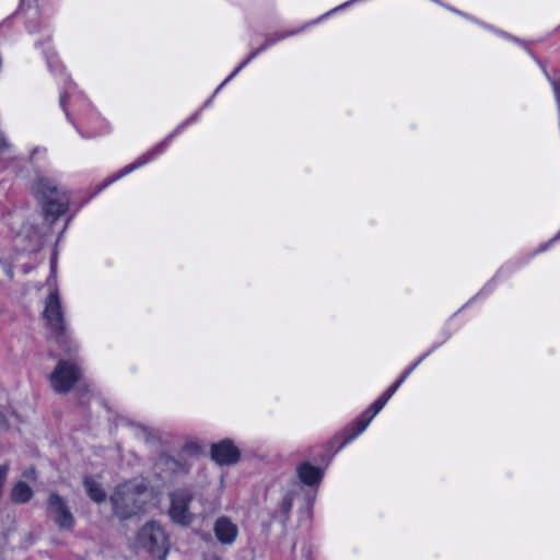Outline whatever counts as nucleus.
<instances>
[{
    "instance_id": "4be33fe9",
    "label": "nucleus",
    "mask_w": 560,
    "mask_h": 560,
    "mask_svg": "<svg viewBox=\"0 0 560 560\" xmlns=\"http://www.w3.org/2000/svg\"><path fill=\"white\" fill-rule=\"evenodd\" d=\"M8 466L5 465H2L0 466V486L3 485L5 478H7V475H8Z\"/></svg>"
},
{
    "instance_id": "dca6fc26",
    "label": "nucleus",
    "mask_w": 560,
    "mask_h": 560,
    "mask_svg": "<svg viewBox=\"0 0 560 560\" xmlns=\"http://www.w3.org/2000/svg\"><path fill=\"white\" fill-rule=\"evenodd\" d=\"M387 404L386 398H377L371 406H369L360 416L368 419L371 423L374 417L385 407Z\"/></svg>"
},
{
    "instance_id": "4468645a",
    "label": "nucleus",
    "mask_w": 560,
    "mask_h": 560,
    "mask_svg": "<svg viewBox=\"0 0 560 560\" xmlns=\"http://www.w3.org/2000/svg\"><path fill=\"white\" fill-rule=\"evenodd\" d=\"M370 425L368 419H364L362 416H359L352 423H350L346 430L343 431L345 439L341 446H345L352 441H354L359 435H361Z\"/></svg>"
},
{
    "instance_id": "6ab92c4d",
    "label": "nucleus",
    "mask_w": 560,
    "mask_h": 560,
    "mask_svg": "<svg viewBox=\"0 0 560 560\" xmlns=\"http://www.w3.org/2000/svg\"><path fill=\"white\" fill-rule=\"evenodd\" d=\"M292 508V501L289 497H285L283 498L281 504H280V511H281V514L283 516V518L287 517V515L289 514L290 510Z\"/></svg>"
},
{
    "instance_id": "6e6552de",
    "label": "nucleus",
    "mask_w": 560,
    "mask_h": 560,
    "mask_svg": "<svg viewBox=\"0 0 560 560\" xmlns=\"http://www.w3.org/2000/svg\"><path fill=\"white\" fill-rule=\"evenodd\" d=\"M210 455L218 465L229 466L238 462L241 452L232 440L224 439L211 445Z\"/></svg>"
},
{
    "instance_id": "0eeeda50",
    "label": "nucleus",
    "mask_w": 560,
    "mask_h": 560,
    "mask_svg": "<svg viewBox=\"0 0 560 560\" xmlns=\"http://www.w3.org/2000/svg\"><path fill=\"white\" fill-rule=\"evenodd\" d=\"M43 317L48 328L56 335H61L66 329V323L57 290L50 289L45 301Z\"/></svg>"
},
{
    "instance_id": "393cba45",
    "label": "nucleus",
    "mask_w": 560,
    "mask_h": 560,
    "mask_svg": "<svg viewBox=\"0 0 560 560\" xmlns=\"http://www.w3.org/2000/svg\"><path fill=\"white\" fill-rule=\"evenodd\" d=\"M50 267H51V276L55 277V273H56V260L55 259L51 260Z\"/></svg>"
},
{
    "instance_id": "5701e85b",
    "label": "nucleus",
    "mask_w": 560,
    "mask_h": 560,
    "mask_svg": "<svg viewBox=\"0 0 560 560\" xmlns=\"http://www.w3.org/2000/svg\"><path fill=\"white\" fill-rule=\"evenodd\" d=\"M423 358H420L418 361H416L412 365H410L406 372H408L409 374L412 373V371L420 364V362L422 361Z\"/></svg>"
},
{
    "instance_id": "9d476101",
    "label": "nucleus",
    "mask_w": 560,
    "mask_h": 560,
    "mask_svg": "<svg viewBox=\"0 0 560 560\" xmlns=\"http://www.w3.org/2000/svg\"><path fill=\"white\" fill-rule=\"evenodd\" d=\"M214 533L221 544L231 545L236 540L238 528L230 518L221 516L214 523Z\"/></svg>"
},
{
    "instance_id": "c85d7f7f",
    "label": "nucleus",
    "mask_w": 560,
    "mask_h": 560,
    "mask_svg": "<svg viewBox=\"0 0 560 560\" xmlns=\"http://www.w3.org/2000/svg\"><path fill=\"white\" fill-rule=\"evenodd\" d=\"M37 0H23V5H31L32 2H36Z\"/></svg>"
},
{
    "instance_id": "412c9836",
    "label": "nucleus",
    "mask_w": 560,
    "mask_h": 560,
    "mask_svg": "<svg viewBox=\"0 0 560 560\" xmlns=\"http://www.w3.org/2000/svg\"><path fill=\"white\" fill-rule=\"evenodd\" d=\"M400 387V382L394 383L392 386H389L384 394L381 396L382 398H386V401H388L392 396L397 392V389Z\"/></svg>"
},
{
    "instance_id": "b1692460",
    "label": "nucleus",
    "mask_w": 560,
    "mask_h": 560,
    "mask_svg": "<svg viewBox=\"0 0 560 560\" xmlns=\"http://www.w3.org/2000/svg\"><path fill=\"white\" fill-rule=\"evenodd\" d=\"M24 478H26V479H34L35 478V471L33 469L26 470L24 472Z\"/></svg>"
},
{
    "instance_id": "7ed1b4c3",
    "label": "nucleus",
    "mask_w": 560,
    "mask_h": 560,
    "mask_svg": "<svg viewBox=\"0 0 560 560\" xmlns=\"http://www.w3.org/2000/svg\"><path fill=\"white\" fill-rule=\"evenodd\" d=\"M137 546L150 552L159 560H165L168 539L164 529L156 523L145 524L137 536Z\"/></svg>"
},
{
    "instance_id": "2eb2a0df",
    "label": "nucleus",
    "mask_w": 560,
    "mask_h": 560,
    "mask_svg": "<svg viewBox=\"0 0 560 560\" xmlns=\"http://www.w3.org/2000/svg\"><path fill=\"white\" fill-rule=\"evenodd\" d=\"M33 495V491L24 481H19L14 485L11 491V500L15 503H25Z\"/></svg>"
},
{
    "instance_id": "39448f33",
    "label": "nucleus",
    "mask_w": 560,
    "mask_h": 560,
    "mask_svg": "<svg viewBox=\"0 0 560 560\" xmlns=\"http://www.w3.org/2000/svg\"><path fill=\"white\" fill-rule=\"evenodd\" d=\"M173 137L171 135L168 138H166L161 143L156 144L154 148L149 150L148 152L140 155L135 162L126 165L121 170L117 171L113 175H110L108 178H106L98 187L97 192L102 191L113 183L121 179L122 177L129 175L133 171L149 164L150 162L154 161L160 154H162L165 150L167 141Z\"/></svg>"
},
{
    "instance_id": "1a4fd4ad",
    "label": "nucleus",
    "mask_w": 560,
    "mask_h": 560,
    "mask_svg": "<svg viewBox=\"0 0 560 560\" xmlns=\"http://www.w3.org/2000/svg\"><path fill=\"white\" fill-rule=\"evenodd\" d=\"M48 510L55 524L60 529H71L74 523L66 501L56 493H51L48 499Z\"/></svg>"
},
{
    "instance_id": "f03ea898",
    "label": "nucleus",
    "mask_w": 560,
    "mask_h": 560,
    "mask_svg": "<svg viewBox=\"0 0 560 560\" xmlns=\"http://www.w3.org/2000/svg\"><path fill=\"white\" fill-rule=\"evenodd\" d=\"M33 192L43 205L47 219L56 220L68 210L69 197L49 177L38 176L32 186Z\"/></svg>"
},
{
    "instance_id": "20e7f679",
    "label": "nucleus",
    "mask_w": 560,
    "mask_h": 560,
    "mask_svg": "<svg viewBox=\"0 0 560 560\" xmlns=\"http://www.w3.org/2000/svg\"><path fill=\"white\" fill-rule=\"evenodd\" d=\"M168 515L171 520L180 525H189L195 516L191 509L192 495L187 489H177L170 494Z\"/></svg>"
},
{
    "instance_id": "bb28decb",
    "label": "nucleus",
    "mask_w": 560,
    "mask_h": 560,
    "mask_svg": "<svg viewBox=\"0 0 560 560\" xmlns=\"http://www.w3.org/2000/svg\"><path fill=\"white\" fill-rule=\"evenodd\" d=\"M409 375L410 374L405 371L404 374L400 376V378L397 382H400V385H401Z\"/></svg>"
},
{
    "instance_id": "a878e982",
    "label": "nucleus",
    "mask_w": 560,
    "mask_h": 560,
    "mask_svg": "<svg viewBox=\"0 0 560 560\" xmlns=\"http://www.w3.org/2000/svg\"><path fill=\"white\" fill-rule=\"evenodd\" d=\"M409 375L410 374L405 371L404 374L400 376V378L397 382H400V385H401Z\"/></svg>"
},
{
    "instance_id": "423d86ee",
    "label": "nucleus",
    "mask_w": 560,
    "mask_h": 560,
    "mask_svg": "<svg viewBox=\"0 0 560 560\" xmlns=\"http://www.w3.org/2000/svg\"><path fill=\"white\" fill-rule=\"evenodd\" d=\"M80 370L71 360H60L50 374L49 382L52 389L57 393H67L79 380Z\"/></svg>"
},
{
    "instance_id": "f8f14e48",
    "label": "nucleus",
    "mask_w": 560,
    "mask_h": 560,
    "mask_svg": "<svg viewBox=\"0 0 560 560\" xmlns=\"http://www.w3.org/2000/svg\"><path fill=\"white\" fill-rule=\"evenodd\" d=\"M296 32H290L288 34H283L277 37L270 36L266 39L265 45L258 50L252 52L247 59H245L215 90L214 94H217L230 80H232L252 59H254L259 52L265 50L267 47L276 44L278 40L283 39L288 36L294 35Z\"/></svg>"
},
{
    "instance_id": "c756f323",
    "label": "nucleus",
    "mask_w": 560,
    "mask_h": 560,
    "mask_svg": "<svg viewBox=\"0 0 560 560\" xmlns=\"http://www.w3.org/2000/svg\"><path fill=\"white\" fill-rule=\"evenodd\" d=\"M452 12L458 14V15H462V16H465L462 12L457 11V10H454V9H451Z\"/></svg>"
},
{
    "instance_id": "9b49d317",
    "label": "nucleus",
    "mask_w": 560,
    "mask_h": 560,
    "mask_svg": "<svg viewBox=\"0 0 560 560\" xmlns=\"http://www.w3.org/2000/svg\"><path fill=\"white\" fill-rule=\"evenodd\" d=\"M296 471L300 481L307 487H317L324 476V470L320 467L308 462L301 463Z\"/></svg>"
},
{
    "instance_id": "ddd939ff",
    "label": "nucleus",
    "mask_w": 560,
    "mask_h": 560,
    "mask_svg": "<svg viewBox=\"0 0 560 560\" xmlns=\"http://www.w3.org/2000/svg\"><path fill=\"white\" fill-rule=\"evenodd\" d=\"M84 489L89 495V498L96 502L101 503L105 500L106 494L102 487V482L100 481V476H89L84 478L83 481Z\"/></svg>"
},
{
    "instance_id": "f3484780",
    "label": "nucleus",
    "mask_w": 560,
    "mask_h": 560,
    "mask_svg": "<svg viewBox=\"0 0 560 560\" xmlns=\"http://www.w3.org/2000/svg\"><path fill=\"white\" fill-rule=\"evenodd\" d=\"M46 61L49 70L56 74L63 73V66L57 58L56 54L52 50H47L46 52Z\"/></svg>"
},
{
    "instance_id": "aec40b11",
    "label": "nucleus",
    "mask_w": 560,
    "mask_h": 560,
    "mask_svg": "<svg viewBox=\"0 0 560 560\" xmlns=\"http://www.w3.org/2000/svg\"><path fill=\"white\" fill-rule=\"evenodd\" d=\"M46 151L42 148H35L30 155L31 162H37L45 158Z\"/></svg>"
},
{
    "instance_id": "a211bd4d",
    "label": "nucleus",
    "mask_w": 560,
    "mask_h": 560,
    "mask_svg": "<svg viewBox=\"0 0 560 560\" xmlns=\"http://www.w3.org/2000/svg\"><path fill=\"white\" fill-rule=\"evenodd\" d=\"M545 74L552 86L556 102H557V105H558V108L560 112V79L559 80L551 79L546 71H545Z\"/></svg>"
},
{
    "instance_id": "f257e3e1",
    "label": "nucleus",
    "mask_w": 560,
    "mask_h": 560,
    "mask_svg": "<svg viewBox=\"0 0 560 560\" xmlns=\"http://www.w3.org/2000/svg\"><path fill=\"white\" fill-rule=\"evenodd\" d=\"M155 498L154 491L144 481L132 480L117 487L110 497L114 513L120 518H128L145 509Z\"/></svg>"
},
{
    "instance_id": "cd10ccee",
    "label": "nucleus",
    "mask_w": 560,
    "mask_h": 560,
    "mask_svg": "<svg viewBox=\"0 0 560 560\" xmlns=\"http://www.w3.org/2000/svg\"><path fill=\"white\" fill-rule=\"evenodd\" d=\"M205 560H221L219 557H217L215 555H208L205 557Z\"/></svg>"
}]
</instances>
